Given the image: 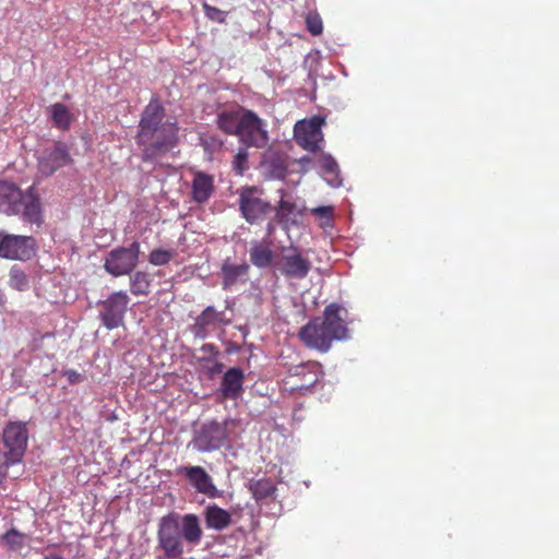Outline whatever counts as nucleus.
I'll return each mask as SVG.
<instances>
[{
  "instance_id": "obj_1",
  "label": "nucleus",
  "mask_w": 559,
  "mask_h": 559,
  "mask_svg": "<svg viewBox=\"0 0 559 559\" xmlns=\"http://www.w3.org/2000/svg\"><path fill=\"white\" fill-rule=\"evenodd\" d=\"M346 313L344 307L337 302L328 304L321 317L308 321L298 332V337L304 346L328 353L332 343L349 338V330L343 317Z\"/></svg>"
},
{
  "instance_id": "obj_2",
  "label": "nucleus",
  "mask_w": 559,
  "mask_h": 559,
  "mask_svg": "<svg viewBox=\"0 0 559 559\" xmlns=\"http://www.w3.org/2000/svg\"><path fill=\"white\" fill-rule=\"evenodd\" d=\"M202 537V525L195 514L181 516L177 512H169L160 519L157 540L167 558L181 557L185 551L182 539L190 544H199Z\"/></svg>"
},
{
  "instance_id": "obj_3",
  "label": "nucleus",
  "mask_w": 559,
  "mask_h": 559,
  "mask_svg": "<svg viewBox=\"0 0 559 559\" xmlns=\"http://www.w3.org/2000/svg\"><path fill=\"white\" fill-rule=\"evenodd\" d=\"M322 364L317 360L304 361L299 365H292L287 368L285 378L282 379V385L285 391L308 395L314 391L317 383L324 378Z\"/></svg>"
},
{
  "instance_id": "obj_4",
  "label": "nucleus",
  "mask_w": 559,
  "mask_h": 559,
  "mask_svg": "<svg viewBox=\"0 0 559 559\" xmlns=\"http://www.w3.org/2000/svg\"><path fill=\"white\" fill-rule=\"evenodd\" d=\"M178 144V127L176 122L162 120L152 133L148 142H143L142 160H153L158 154L168 152Z\"/></svg>"
},
{
  "instance_id": "obj_5",
  "label": "nucleus",
  "mask_w": 559,
  "mask_h": 559,
  "mask_svg": "<svg viewBox=\"0 0 559 559\" xmlns=\"http://www.w3.org/2000/svg\"><path fill=\"white\" fill-rule=\"evenodd\" d=\"M274 266L283 276L301 281L308 276L311 261L304 257L302 250L297 246H285L275 258Z\"/></svg>"
},
{
  "instance_id": "obj_6",
  "label": "nucleus",
  "mask_w": 559,
  "mask_h": 559,
  "mask_svg": "<svg viewBox=\"0 0 559 559\" xmlns=\"http://www.w3.org/2000/svg\"><path fill=\"white\" fill-rule=\"evenodd\" d=\"M239 211L250 224H259L273 211L269 201L262 199V191L258 187H242L238 191Z\"/></svg>"
},
{
  "instance_id": "obj_7",
  "label": "nucleus",
  "mask_w": 559,
  "mask_h": 559,
  "mask_svg": "<svg viewBox=\"0 0 559 559\" xmlns=\"http://www.w3.org/2000/svg\"><path fill=\"white\" fill-rule=\"evenodd\" d=\"M239 140L247 147H265L269 141L264 120L245 107L241 108Z\"/></svg>"
},
{
  "instance_id": "obj_8",
  "label": "nucleus",
  "mask_w": 559,
  "mask_h": 559,
  "mask_svg": "<svg viewBox=\"0 0 559 559\" xmlns=\"http://www.w3.org/2000/svg\"><path fill=\"white\" fill-rule=\"evenodd\" d=\"M38 245L32 236L10 235L0 230V258L29 260L37 253Z\"/></svg>"
},
{
  "instance_id": "obj_9",
  "label": "nucleus",
  "mask_w": 559,
  "mask_h": 559,
  "mask_svg": "<svg viewBox=\"0 0 559 559\" xmlns=\"http://www.w3.org/2000/svg\"><path fill=\"white\" fill-rule=\"evenodd\" d=\"M139 255L140 243L139 241H133L127 248L110 250L104 261V267L112 276L132 273L139 264Z\"/></svg>"
},
{
  "instance_id": "obj_10",
  "label": "nucleus",
  "mask_w": 559,
  "mask_h": 559,
  "mask_svg": "<svg viewBox=\"0 0 559 559\" xmlns=\"http://www.w3.org/2000/svg\"><path fill=\"white\" fill-rule=\"evenodd\" d=\"M28 428L25 421H9L7 423L2 440L4 449L10 457L12 464L20 463L25 455L27 441H28Z\"/></svg>"
},
{
  "instance_id": "obj_11",
  "label": "nucleus",
  "mask_w": 559,
  "mask_h": 559,
  "mask_svg": "<svg viewBox=\"0 0 559 559\" xmlns=\"http://www.w3.org/2000/svg\"><path fill=\"white\" fill-rule=\"evenodd\" d=\"M227 438L225 424L207 421L194 432L190 445L200 453H209L221 449Z\"/></svg>"
},
{
  "instance_id": "obj_12",
  "label": "nucleus",
  "mask_w": 559,
  "mask_h": 559,
  "mask_svg": "<svg viewBox=\"0 0 559 559\" xmlns=\"http://www.w3.org/2000/svg\"><path fill=\"white\" fill-rule=\"evenodd\" d=\"M130 298L124 290H117L100 302L99 318L108 330L118 329L124 321Z\"/></svg>"
},
{
  "instance_id": "obj_13",
  "label": "nucleus",
  "mask_w": 559,
  "mask_h": 559,
  "mask_svg": "<svg viewBox=\"0 0 559 559\" xmlns=\"http://www.w3.org/2000/svg\"><path fill=\"white\" fill-rule=\"evenodd\" d=\"M324 120L321 117H313L310 120L298 121L295 126V139L308 152H319L323 141L322 124Z\"/></svg>"
},
{
  "instance_id": "obj_14",
  "label": "nucleus",
  "mask_w": 559,
  "mask_h": 559,
  "mask_svg": "<svg viewBox=\"0 0 559 559\" xmlns=\"http://www.w3.org/2000/svg\"><path fill=\"white\" fill-rule=\"evenodd\" d=\"M72 157L63 143H56L52 147L45 148L37 160V174L40 178H48L61 167L70 165Z\"/></svg>"
},
{
  "instance_id": "obj_15",
  "label": "nucleus",
  "mask_w": 559,
  "mask_h": 559,
  "mask_svg": "<svg viewBox=\"0 0 559 559\" xmlns=\"http://www.w3.org/2000/svg\"><path fill=\"white\" fill-rule=\"evenodd\" d=\"M165 107L158 97L150 99L144 111L141 114L139 130H138V144L141 145L143 141L152 140V134L162 119H165Z\"/></svg>"
},
{
  "instance_id": "obj_16",
  "label": "nucleus",
  "mask_w": 559,
  "mask_h": 559,
  "mask_svg": "<svg viewBox=\"0 0 559 559\" xmlns=\"http://www.w3.org/2000/svg\"><path fill=\"white\" fill-rule=\"evenodd\" d=\"M178 475L187 477L197 492L209 498H218L221 492L214 484L212 476L202 466H181L177 468Z\"/></svg>"
},
{
  "instance_id": "obj_17",
  "label": "nucleus",
  "mask_w": 559,
  "mask_h": 559,
  "mask_svg": "<svg viewBox=\"0 0 559 559\" xmlns=\"http://www.w3.org/2000/svg\"><path fill=\"white\" fill-rule=\"evenodd\" d=\"M230 322V319H226L225 311H217L215 307L207 306L195 317L192 329L197 337L205 338L215 326L228 325Z\"/></svg>"
},
{
  "instance_id": "obj_18",
  "label": "nucleus",
  "mask_w": 559,
  "mask_h": 559,
  "mask_svg": "<svg viewBox=\"0 0 559 559\" xmlns=\"http://www.w3.org/2000/svg\"><path fill=\"white\" fill-rule=\"evenodd\" d=\"M23 191L14 182L0 181V211L8 215L20 214Z\"/></svg>"
},
{
  "instance_id": "obj_19",
  "label": "nucleus",
  "mask_w": 559,
  "mask_h": 559,
  "mask_svg": "<svg viewBox=\"0 0 559 559\" xmlns=\"http://www.w3.org/2000/svg\"><path fill=\"white\" fill-rule=\"evenodd\" d=\"M246 374L241 368H230L221 380V395L225 400H239L243 392Z\"/></svg>"
},
{
  "instance_id": "obj_20",
  "label": "nucleus",
  "mask_w": 559,
  "mask_h": 559,
  "mask_svg": "<svg viewBox=\"0 0 559 559\" xmlns=\"http://www.w3.org/2000/svg\"><path fill=\"white\" fill-rule=\"evenodd\" d=\"M215 191V179L213 175L197 170L191 183V197L198 204L207 202Z\"/></svg>"
},
{
  "instance_id": "obj_21",
  "label": "nucleus",
  "mask_w": 559,
  "mask_h": 559,
  "mask_svg": "<svg viewBox=\"0 0 559 559\" xmlns=\"http://www.w3.org/2000/svg\"><path fill=\"white\" fill-rule=\"evenodd\" d=\"M20 212H22L23 217L29 223H41V203L39 197L34 194L33 187H31L26 192H23V201Z\"/></svg>"
},
{
  "instance_id": "obj_22",
  "label": "nucleus",
  "mask_w": 559,
  "mask_h": 559,
  "mask_svg": "<svg viewBox=\"0 0 559 559\" xmlns=\"http://www.w3.org/2000/svg\"><path fill=\"white\" fill-rule=\"evenodd\" d=\"M272 243L269 240L253 241L250 249L251 263L257 267H269L275 263Z\"/></svg>"
},
{
  "instance_id": "obj_23",
  "label": "nucleus",
  "mask_w": 559,
  "mask_h": 559,
  "mask_svg": "<svg viewBox=\"0 0 559 559\" xmlns=\"http://www.w3.org/2000/svg\"><path fill=\"white\" fill-rule=\"evenodd\" d=\"M204 521L207 528L222 531L228 528L231 522V514L224 510V508L216 506V503H211L204 510Z\"/></svg>"
},
{
  "instance_id": "obj_24",
  "label": "nucleus",
  "mask_w": 559,
  "mask_h": 559,
  "mask_svg": "<svg viewBox=\"0 0 559 559\" xmlns=\"http://www.w3.org/2000/svg\"><path fill=\"white\" fill-rule=\"evenodd\" d=\"M241 108L224 110L217 115V127L225 134L237 135L239 139L241 126Z\"/></svg>"
},
{
  "instance_id": "obj_25",
  "label": "nucleus",
  "mask_w": 559,
  "mask_h": 559,
  "mask_svg": "<svg viewBox=\"0 0 559 559\" xmlns=\"http://www.w3.org/2000/svg\"><path fill=\"white\" fill-rule=\"evenodd\" d=\"M318 166L321 169L323 178L331 187H338V185H341L342 179L338 165L330 153H321V155L318 156Z\"/></svg>"
},
{
  "instance_id": "obj_26",
  "label": "nucleus",
  "mask_w": 559,
  "mask_h": 559,
  "mask_svg": "<svg viewBox=\"0 0 559 559\" xmlns=\"http://www.w3.org/2000/svg\"><path fill=\"white\" fill-rule=\"evenodd\" d=\"M249 491L257 500H263L273 497L277 488L272 479H251L248 485Z\"/></svg>"
},
{
  "instance_id": "obj_27",
  "label": "nucleus",
  "mask_w": 559,
  "mask_h": 559,
  "mask_svg": "<svg viewBox=\"0 0 559 559\" xmlns=\"http://www.w3.org/2000/svg\"><path fill=\"white\" fill-rule=\"evenodd\" d=\"M248 269L247 263L235 264L225 262L222 266L224 288L227 289V287L235 285L240 276H245V274L248 273Z\"/></svg>"
},
{
  "instance_id": "obj_28",
  "label": "nucleus",
  "mask_w": 559,
  "mask_h": 559,
  "mask_svg": "<svg viewBox=\"0 0 559 559\" xmlns=\"http://www.w3.org/2000/svg\"><path fill=\"white\" fill-rule=\"evenodd\" d=\"M51 118L57 127L68 130L74 117L62 103H56L50 107Z\"/></svg>"
},
{
  "instance_id": "obj_29",
  "label": "nucleus",
  "mask_w": 559,
  "mask_h": 559,
  "mask_svg": "<svg viewBox=\"0 0 559 559\" xmlns=\"http://www.w3.org/2000/svg\"><path fill=\"white\" fill-rule=\"evenodd\" d=\"M130 285L133 295H148L152 277L147 272L138 271L131 276Z\"/></svg>"
},
{
  "instance_id": "obj_30",
  "label": "nucleus",
  "mask_w": 559,
  "mask_h": 559,
  "mask_svg": "<svg viewBox=\"0 0 559 559\" xmlns=\"http://www.w3.org/2000/svg\"><path fill=\"white\" fill-rule=\"evenodd\" d=\"M10 286L13 287V289L17 290H26L29 287V281L28 276L26 275L25 271L19 264H13L12 267H10Z\"/></svg>"
},
{
  "instance_id": "obj_31",
  "label": "nucleus",
  "mask_w": 559,
  "mask_h": 559,
  "mask_svg": "<svg viewBox=\"0 0 559 559\" xmlns=\"http://www.w3.org/2000/svg\"><path fill=\"white\" fill-rule=\"evenodd\" d=\"M297 210L296 203L282 199L276 207L275 219L280 224H286Z\"/></svg>"
},
{
  "instance_id": "obj_32",
  "label": "nucleus",
  "mask_w": 559,
  "mask_h": 559,
  "mask_svg": "<svg viewBox=\"0 0 559 559\" xmlns=\"http://www.w3.org/2000/svg\"><path fill=\"white\" fill-rule=\"evenodd\" d=\"M175 254V250L154 249L148 255V262L154 265H165L168 264L171 259H174Z\"/></svg>"
},
{
  "instance_id": "obj_33",
  "label": "nucleus",
  "mask_w": 559,
  "mask_h": 559,
  "mask_svg": "<svg viewBox=\"0 0 559 559\" xmlns=\"http://www.w3.org/2000/svg\"><path fill=\"white\" fill-rule=\"evenodd\" d=\"M4 544L14 551L24 547L25 536L19 533L17 530L11 528L2 536Z\"/></svg>"
},
{
  "instance_id": "obj_34",
  "label": "nucleus",
  "mask_w": 559,
  "mask_h": 559,
  "mask_svg": "<svg viewBox=\"0 0 559 559\" xmlns=\"http://www.w3.org/2000/svg\"><path fill=\"white\" fill-rule=\"evenodd\" d=\"M306 26L312 36H320L323 32V23L318 13H309L306 17Z\"/></svg>"
},
{
  "instance_id": "obj_35",
  "label": "nucleus",
  "mask_w": 559,
  "mask_h": 559,
  "mask_svg": "<svg viewBox=\"0 0 559 559\" xmlns=\"http://www.w3.org/2000/svg\"><path fill=\"white\" fill-rule=\"evenodd\" d=\"M233 168L234 170L242 175L246 169H248V148L241 147L238 150L237 154L233 159Z\"/></svg>"
},
{
  "instance_id": "obj_36",
  "label": "nucleus",
  "mask_w": 559,
  "mask_h": 559,
  "mask_svg": "<svg viewBox=\"0 0 559 559\" xmlns=\"http://www.w3.org/2000/svg\"><path fill=\"white\" fill-rule=\"evenodd\" d=\"M202 8L209 20L216 21L217 23H225L227 13L218 9V7L210 5L209 2H203Z\"/></svg>"
},
{
  "instance_id": "obj_37",
  "label": "nucleus",
  "mask_w": 559,
  "mask_h": 559,
  "mask_svg": "<svg viewBox=\"0 0 559 559\" xmlns=\"http://www.w3.org/2000/svg\"><path fill=\"white\" fill-rule=\"evenodd\" d=\"M311 213L319 216L320 218L332 219L334 215V206L332 205H320L311 210Z\"/></svg>"
},
{
  "instance_id": "obj_38",
  "label": "nucleus",
  "mask_w": 559,
  "mask_h": 559,
  "mask_svg": "<svg viewBox=\"0 0 559 559\" xmlns=\"http://www.w3.org/2000/svg\"><path fill=\"white\" fill-rule=\"evenodd\" d=\"M63 376H66V378L70 384L81 383L84 380V374L78 372V370H75V369L64 370Z\"/></svg>"
},
{
  "instance_id": "obj_39",
  "label": "nucleus",
  "mask_w": 559,
  "mask_h": 559,
  "mask_svg": "<svg viewBox=\"0 0 559 559\" xmlns=\"http://www.w3.org/2000/svg\"><path fill=\"white\" fill-rule=\"evenodd\" d=\"M10 466H12V463L10 462V457L8 455V450L5 449L4 452L0 451V477H3L7 475V469Z\"/></svg>"
},
{
  "instance_id": "obj_40",
  "label": "nucleus",
  "mask_w": 559,
  "mask_h": 559,
  "mask_svg": "<svg viewBox=\"0 0 559 559\" xmlns=\"http://www.w3.org/2000/svg\"><path fill=\"white\" fill-rule=\"evenodd\" d=\"M201 350L211 354V356H218L219 354L218 347L212 345V343H206L205 345H203L201 347Z\"/></svg>"
},
{
  "instance_id": "obj_41",
  "label": "nucleus",
  "mask_w": 559,
  "mask_h": 559,
  "mask_svg": "<svg viewBox=\"0 0 559 559\" xmlns=\"http://www.w3.org/2000/svg\"><path fill=\"white\" fill-rule=\"evenodd\" d=\"M209 370L211 376L219 374L224 370V364H222V361H214V364L210 367Z\"/></svg>"
},
{
  "instance_id": "obj_42",
  "label": "nucleus",
  "mask_w": 559,
  "mask_h": 559,
  "mask_svg": "<svg viewBox=\"0 0 559 559\" xmlns=\"http://www.w3.org/2000/svg\"><path fill=\"white\" fill-rule=\"evenodd\" d=\"M311 160H312V159H311V157H309V156H302V157L299 159V164H300L301 166H307V165H309V163H311Z\"/></svg>"
},
{
  "instance_id": "obj_43",
  "label": "nucleus",
  "mask_w": 559,
  "mask_h": 559,
  "mask_svg": "<svg viewBox=\"0 0 559 559\" xmlns=\"http://www.w3.org/2000/svg\"><path fill=\"white\" fill-rule=\"evenodd\" d=\"M275 226L273 223H267V236H271L274 233Z\"/></svg>"
},
{
  "instance_id": "obj_44",
  "label": "nucleus",
  "mask_w": 559,
  "mask_h": 559,
  "mask_svg": "<svg viewBox=\"0 0 559 559\" xmlns=\"http://www.w3.org/2000/svg\"><path fill=\"white\" fill-rule=\"evenodd\" d=\"M44 559H64V558L59 555H47L44 557Z\"/></svg>"
}]
</instances>
